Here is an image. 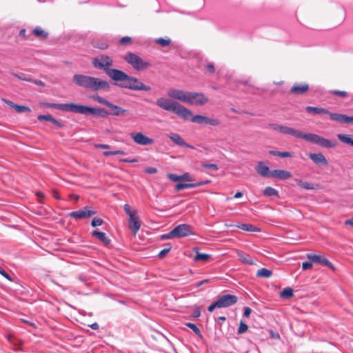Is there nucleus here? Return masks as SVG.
Here are the masks:
<instances>
[{
	"mask_svg": "<svg viewBox=\"0 0 353 353\" xmlns=\"http://www.w3.org/2000/svg\"><path fill=\"white\" fill-rule=\"evenodd\" d=\"M42 105L46 108H53L64 112H70L74 113H79L85 115H99L105 117L110 115V112L104 108H95L81 104L69 103H55L45 102Z\"/></svg>",
	"mask_w": 353,
	"mask_h": 353,
	"instance_id": "f257e3e1",
	"label": "nucleus"
},
{
	"mask_svg": "<svg viewBox=\"0 0 353 353\" xmlns=\"http://www.w3.org/2000/svg\"><path fill=\"white\" fill-rule=\"evenodd\" d=\"M280 132L285 134H290L296 138L303 139L325 148H333L337 145V142L335 141L327 139L316 134L303 133L298 130L288 126L282 125Z\"/></svg>",
	"mask_w": 353,
	"mask_h": 353,
	"instance_id": "f03ea898",
	"label": "nucleus"
},
{
	"mask_svg": "<svg viewBox=\"0 0 353 353\" xmlns=\"http://www.w3.org/2000/svg\"><path fill=\"white\" fill-rule=\"evenodd\" d=\"M72 81L77 85L91 91H109L110 89V85L107 81L92 76L76 74Z\"/></svg>",
	"mask_w": 353,
	"mask_h": 353,
	"instance_id": "7ed1b4c3",
	"label": "nucleus"
},
{
	"mask_svg": "<svg viewBox=\"0 0 353 353\" xmlns=\"http://www.w3.org/2000/svg\"><path fill=\"white\" fill-rule=\"evenodd\" d=\"M114 81L120 82L118 85L135 91H150L151 87L144 84L137 78L130 76L122 70L112 71Z\"/></svg>",
	"mask_w": 353,
	"mask_h": 353,
	"instance_id": "20e7f679",
	"label": "nucleus"
},
{
	"mask_svg": "<svg viewBox=\"0 0 353 353\" xmlns=\"http://www.w3.org/2000/svg\"><path fill=\"white\" fill-rule=\"evenodd\" d=\"M156 104L163 110L172 112L184 120H188L192 116L191 110L170 99L160 97L157 100Z\"/></svg>",
	"mask_w": 353,
	"mask_h": 353,
	"instance_id": "39448f33",
	"label": "nucleus"
},
{
	"mask_svg": "<svg viewBox=\"0 0 353 353\" xmlns=\"http://www.w3.org/2000/svg\"><path fill=\"white\" fill-rule=\"evenodd\" d=\"M92 63L95 68L104 70L106 74L112 80H114L112 71L119 70L118 69L110 68L113 64V60L110 57L105 54H101L93 58Z\"/></svg>",
	"mask_w": 353,
	"mask_h": 353,
	"instance_id": "423d86ee",
	"label": "nucleus"
},
{
	"mask_svg": "<svg viewBox=\"0 0 353 353\" xmlns=\"http://www.w3.org/2000/svg\"><path fill=\"white\" fill-rule=\"evenodd\" d=\"M123 59L137 71L146 70L152 65L150 62L143 60L140 57L131 52H127Z\"/></svg>",
	"mask_w": 353,
	"mask_h": 353,
	"instance_id": "0eeeda50",
	"label": "nucleus"
},
{
	"mask_svg": "<svg viewBox=\"0 0 353 353\" xmlns=\"http://www.w3.org/2000/svg\"><path fill=\"white\" fill-rule=\"evenodd\" d=\"M123 210L126 214L129 216V228L134 234H136L139 230L141 222L137 214V210H132L129 204H125Z\"/></svg>",
	"mask_w": 353,
	"mask_h": 353,
	"instance_id": "6e6552de",
	"label": "nucleus"
},
{
	"mask_svg": "<svg viewBox=\"0 0 353 353\" xmlns=\"http://www.w3.org/2000/svg\"><path fill=\"white\" fill-rule=\"evenodd\" d=\"M91 99H93L94 101H95L101 104L105 105L108 108H109L110 109V110L109 111L110 115L117 117L121 114H125L128 112L127 110L123 109L120 106H118L117 105L112 103L111 102H110L105 98L99 96V94H94L93 96L91 97Z\"/></svg>",
	"mask_w": 353,
	"mask_h": 353,
	"instance_id": "1a4fd4ad",
	"label": "nucleus"
},
{
	"mask_svg": "<svg viewBox=\"0 0 353 353\" xmlns=\"http://www.w3.org/2000/svg\"><path fill=\"white\" fill-rule=\"evenodd\" d=\"M186 103L192 105L202 106L208 102V98L202 92H189Z\"/></svg>",
	"mask_w": 353,
	"mask_h": 353,
	"instance_id": "9d476101",
	"label": "nucleus"
},
{
	"mask_svg": "<svg viewBox=\"0 0 353 353\" xmlns=\"http://www.w3.org/2000/svg\"><path fill=\"white\" fill-rule=\"evenodd\" d=\"M237 301L238 297L236 295L230 294L219 296L216 301L219 308L230 307L236 304Z\"/></svg>",
	"mask_w": 353,
	"mask_h": 353,
	"instance_id": "9b49d317",
	"label": "nucleus"
},
{
	"mask_svg": "<svg viewBox=\"0 0 353 353\" xmlns=\"http://www.w3.org/2000/svg\"><path fill=\"white\" fill-rule=\"evenodd\" d=\"M175 238H183L193 234L192 227L188 224H180L173 229Z\"/></svg>",
	"mask_w": 353,
	"mask_h": 353,
	"instance_id": "f8f14e48",
	"label": "nucleus"
},
{
	"mask_svg": "<svg viewBox=\"0 0 353 353\" xmlns=\"http://www.w3.org/2000/svg\"><path fill=\"white\" fill-rule=\"evenodd\" d=\"M96 213V211L92 210L86 206L77 211H74L69 213L68 216L75 219H84L94 215Z\"/></svg>",
	"mask_w": 353,
	"mask_h": 353,
	"instance_id": "ddd939ff",
	"label": "nucleus"
},
{
	"mask_svg": "<svg viewBox=\"0 0 353 353\" xmlns=\"http://www.w3.org/2000/svg\"><path fill=\"white\" fill-rule=\"evenodd\" d=\"M188 91L180 89H170L168 91V96L174 100H178L186 103L188 99Z\"/></svg>",
	"mask_w": 353,
	"mask_h": 353,
	"instance_id": "4468645a",
	"label": "nucleus"
},
{
	"mask_svg": "<svg viewBox=\"0 0 353 353\" xmlns=\"http://www.w3.org/2000/svg\"><path fill=\"white\" fill-rule=\"evenodd\" d=\"M132 140L137 144L141 145H150L154 143V140L144 135L142 132H134L130 134Z\"/></svg>",
	"mask_w": 353,
	"mask_h": 353,
	"instance_id": "2eb2a0df",
	"label": "nucleus"
},
{
	"mask_svg": "<svg viewBox=\"0 0 353 353\" xmlns=\"http://www.w3.org/2000/svg\"><path fill=\"white\" fill-rule=\"evenodd\" d=\"M307 258L313 263L325 265V266L328 267L332 270L334 269L332 263L330 261H329V260L327 259L323 255H316L314 254H307Z\"/></svg>",
	"mask_w": 353,
	"mask_h": 353,
	"instance_id": "dca6fc26",
	"label": "nucleus"
},
{
	"mask_svg": "<svg viewBox=\"0 0 353 353\" xmlns=\"http://www.w3.org/2000/svg\"><path fill=\"white\" fill-rule=\"evenodd\" d=\"M309 90V85L307 83H295L291 88L290 92L294 95H302Z\"/></svg>",
	"mask_w": 353,
	"mask_h": 353,
	"instance_id": "f3484780",
	"label": "nucleus"
},
{
	"mask_svg": "<svg viewBox=\"0 0 353 353\" xmlns=\"http://www.w3.org/2000/svg\"><path fill=\"white\" fill-rule=\"evenodd\" d=\"M270 176L281 180H286L292 177V174L285 170H274L271 171Z\"/></svg>",
	"mask_w": 353,
	"mask_h": 353,
	"instance_id": "a211bd4d",
	"label": "nucleus"
},
{
	"mask_svg": "<svg viewBox=\"0 0 353 353\" xmlns=\"http://www.w3.org/2000/svg\"><path fill=\"white\" fill-rule=\"evenodd\" d=\"M331 119L341 123H351L353 124V116L349 117L342 114H331Z\"/></svg>",
	"mask_w": 353,
	"mask_h": 353,
	"instance_id": "6ab92c4d",
	"label": "nucleus"
},
{
	"mask_svg": "<svg viewBox=\"0 0 353 353\" xmlns=\"http://www.w3.org/2000/svg\"><path fill=\"white\" fill-rule=\"evenodd\" d=\"M308 157L316 165H327L328 162L321 153H310Z\"/></svg>",
	"mask_w": 353,
	"mask_h": 353,
	"instance_id": "aec40b11",
	"label": "nucleus"
},
{
	"mask_svg": "<svg viewBox=\"0 0 353 353\" xmlns=\"http://www.w3.org/2000/svg\"><path fill=\"white\" fill-rule=\"evenodd\" d=\"M169 138L176 145H179V146H185V147H187V148H192L193 149L194 147L188 143H187L184 139L179 134H176V133H172L170 136H169Z\"/></svg>",
	"mask_w": 353,
	"mask_h": 353,
	"instance_id": "412c9836",
	"label": "nucleus"
},
{
	"mask_svg": "<svg viewBox=\"0 0 353 353\" xmlns=\"http://www.w3.org/2000/svg\"><path fill=\"white\" fill-rule=\"evenodd\" d=\"M255 169L257 173L259 174L261 176H270V172L272 170H270L269 167L265 165L263 161L259 162Z\"/></svg>",
	"mask_w": 353,
	"mask_h": 353,
	"instance_id": "4be33fe9",
	"label": "nucleus"
},
{
	"mask_svg": "<svg viewBox=\"0 0 353 353\" xmlns=\"http://www.w3.org/2000/svg\"><path fill=\"white\" fill-rule=\"evenodd\" d=\"M208 183H209L208 181H200V182H197V183H180L175 185L174 190L178 192V191H180V190H181L183 189H185V188H196V187L201 186V185L207 184Z\"/></svg>",
	"mask_w": 353,
	"mask_h": 353,
	"instance_id": "5701e85b",
	"label": "nucleus"
},
{
	"mask_svg": "<svg viewBox=\"0 0 353 353\" xmlns=\"http://www.w3.org/2000/svg\"><path fill=\"white\" fill-rule=\"evenodd\" d=\"M92 236L97 239L105 245H108L110 244L111 240L106 236L105 232L94 230L92 232Z\"/></svg>",
	"mask_w": 353,
	"mask_h": 353,
	"instance_id": "b1692460",
	"label": "nucleus"
},
{
	"mask_svg": "<svg viewBox=\"0 0 353 353\" xmlns=\"http://www.w3.org/2000/svg\"><path fill=\"white\" fill-rule=\"evenodd\" d=\"M237 255L239 257V259L245 264L248 265H253L254 261L250 255H249L247 253H245L242 251H239L237 252Z\"/></svg>",
	"mask_w": 353,
	"mask_h": 353,
	"instance_id": "393cba45",
	"label": "nucleus"
},
{
	"mask_svg": "<svg viewBox=\"0 0 353 353\" xmlns=\"http://www.w3.org/2000/svg\"><path fill=\"white\" fill-rule=\"evenodd\" d=\"M32 33L37 37L38 39L43 40L48 38V32L42 30L40 27H36L33 30Z\"/></svg>",
	"mask_w": 353,
	"mask_h": 353,
	"instance_id": "a878e982",
	"label": "nucleus"
},
{
	"mask_svg": "<svg viewBox=\"0 0 353 353\" xmlns=\"http://www.w3.org/2000/svg\"><path fill=\"white\" fill-rule=\"evenodd\" d=\"M208 118V117L197 114L195 116L192 115L189 119L194 123L207 125Z\"/></svg>",
	"mask_w": 353,
	"mask_h": 353,
	"instance_id": "bb28decb",
	"label": "nucleus"
},
{
	"mask_svg": "<svg viewBox=\"0 0 353 353\" xmlns=\"http://www.w3.org/2000/svg\"><path fill=\"white\" fill-rule=\"evenodd\" d=\"M337 137L341 142L353 147V135L339 134Z\"/></svg>",
	"mask_w": 353,
	"mask_h": 353,
	"instance_id": "cd10ccee",
	"label": "nucleus"
},
{
	"mask_svg": "<svg viewBox=\"0 0 353 353\" xmlns=\"http://www.w3.org/2000/svg\"><path fill=\"white\" fill-rule=\"evenodd\" d=\"M263 195L265 196H276L279 197V192L272 187H267L263 190Z\"/></svg>",
	"mask_w": 353,
	"mask_h": 353,
	"instance_id": "c85d7f7f",
	"label": "nucleus"
},
{
	"mask_svg": "<svg viewBox=\"0 0 353 353\" xmlns=\"http://www.w3.org/2000/svg\"><path fill=\"white\" fill-rule=\"evenodd\" d=\"M272 271L266 268L259 270L256 274L257 277L269 278L272 276Z\"/></svg>",
	"mask_w": 353,
	"mask_h": 353,
	"instance_id": "c756f323",
	"label": "nucleus"
},
{
	"mask_svg": "<svg viewBox=\"0 0 353 353\" xmlns=\"http://www.w3.org/2000/svg\"><path fill=\"white\" fill-rule=\"evenodd\" d=\"M92 45L94 48H99L101 50H105L108 48L109 44L107 41H98L93 40Z\"/></svg>",
	"mask_w": 353,
	"mask_h": 353,
	"instance_id": "7c9ffc66",
	"label": "nucleus"
},
{
	"mask_svg": "<svg viewBox=\"0 0 353 353\" xmlns=\"http://www.w3.org/2000/svg\"><path fill=\"white\" fill-rule=\"evenodd\" d=\"M280 296L283 299H290L293 296V290L290 288H285L284 290L281 292Z\"/></svg>",
	"mask_w": 353,
	"mask_h": 353,
	"instance_id": "2f4dec72",
	"label": "nucleus"
},
{
	"mask_svg": "<svg viewBox=\"0 0 353 353\" xmlns=\"http://www.w3.org/2000/svg\"><path fill=\"white\" fill-rule=\"evenodd\" d=\"M185 325L188 327H190V329L192 330V331L198 336H199L200 338H202L203 337V335L201 334V330H199V328L194 323H185Z\"/></svg>",
	"mask_w": 353,
	"mask_h": 353,
	"instance_id": "473e14b6",
	"label": "nucleus"
},
{
	"mask_svg": "<svg viewBox=\"0 0 353 353\" xmlns=\"http://www.w3.org/2000/svg\"><path fill=\"white\" fill-rule=\"evenodd\" d=\"M210 258V255L208 254H203V253H196V254L194 256V260L196 261H207Z\"/></svg>",
	"mask_w": 353,
	"mask_h": 353,
	"instance_id": "72a5a7b5",
	"label": "nucleus"
},
{
	"mask_svg": "<svg viewBox=\"0 0 353 353\" xmlns=\"http://www.w3.org/2000/svg\"><path fill=\"white\" fill-rule=\"evenodd\" d=\"M239 228L242 229L245 231H250V232H257L259 230L254 225L251 224H242L239 226Z\"/></svg>",
	"mask_w": 353,
	"mask_h": 353,
	"instance_id": "f704fd0d",
	"label": "nucleus"
},
{
	"mask_svg": "<svg viewBox=\"0 0 353 353\" xmlns=\"http://www.w3.org/2000/svg\"><path fill=\"white\" fill-rule=\"evenodd\" d=\"M2 101H3L9 105L10 107L13 108L16 110V112H17L19 113L22 112V105H17V104L14 103L13 102L10 101H8L5 99H2Z\"/></svg>",
	"mask_w": 353,
	"mask_h": 353,
	"instance_id": "c9c22d12",
	"label": "nucleus"
},
{
	"mask_svg": "<svg viewBox=\"0 0 353 353\" xmlns=\"http://www.w3.org/2000/svg\"><path fill=\"white\" fill-rule=\"evenodd\" d=\"M156 43L159 44L163 47L168 46L171 43L170 39H165L163 38H159L156 40Z\"/></svg>",
	"mask_w": 353,
	"mask_h": 353,
	"instance_id": "e433bc0d",
	"label": "nucleus"
},
{
	"mask_svg": "<svg viewBox=\"0 0 353 353\" xmlns=\"http://www.w3.org/2000/svg\"><path fill=\"white\" fill-rule=\"evenodd\" d=\"M248 329V326L244 323L243 321L240 322L239 327L238 329V334H241L244 332H245Z\"/></svg>",
	"mask_w": 353,
	"mask_h": 353,
	"instance_id": "4c0bfd02",
	"label": "nucleus"
},
{
	"mask_svg": "<svg viewBox=\"0 0 353 353\" xmlns=\"http://www.w3.org/2000/svg\"><path fill=\"white\" fill-rule=\"evenodd\" d=\"M103 223V220L101 218L94 217L91 223L92 227L100 226Z\"/></svg>",
	"mask_w": 353,
	"mask_h": 353,
	"instance_id": "58836bf2",
	"label": "nucleus"
},
{
	"mask_svg": "<svg viewBox=\"0 0 353 353\" xmlns=\"http://www.w3.org/2000/svg\"><path fill=\"white\" fill-rule=\"evenodd\" d=\"M221 123L220 120L218 119L208 118L207 125L212 126H216Z\"/></svg>",
	"mask_w": 353,
	"mask_h": 353,
	"instance_id": "ea45409f",
	"label": "nucleus"
},
{
	"mask_svg": "<svg viewBox=\"0 0 353 353\" xmlns=\"http://www.w3.org/2000/svg\"><path fill=\"white\" fill-rule=\"evenodd\" d=\"M319 107L307 106L305 110L309 114H318Z\"/></svg>",
	"mask_w": 353,
	"mask_h": 353,
	"instance_id": "a19ab883",
	"label": "nucleus"
},
{
	"mask_svg": "<svg viewBox=\"0 0 353 353\" xmlns=\"http://www.w3.org/2000/svg\"><path fill=\"white\" fill-rule=\"evenodd\" d=\"M167 246L166 248H164L159 253L158 256L159 258L164 257L170 251L172 246L170 244L167 245Z\"/></svg>",
	"mask_w": 353,
	"mask_h": 353,
	"instance_id": "79ce46f5",
	"label": "nucleus"
},
{
	"mask_svg": "<svg viewBox=\"0 0 353 353\" xmlns=\"http://www.w3.org/2000/svg\"><path fill=\"white\" fill-rule=\"evenodd\" d=\"M330 93L334 95L339 96L340 97L345 98L348 96L347 92L345 91L332 90Z\"/></svg>",
	"mask_w": 353,
	"mask_h": 353,
	"instance_id": "37998d69",
	"label": "nucleus"
},
{
	"mask_svg": "<svg viewBox=\"0 0 353 353\" xmlns=\"http://www.w3.org/2000/svg\"><path fill=\"white\" fill-rule=\"evenodd\" d=\"M202 166L205 168L211 169L212 170L216 171L219 170V167L216 164L214 163H203Z\"/></svg>",
	"mask_w": 353,
	"mask_h": 353,
	"instance_id": "c03bdc74",
	"label": "nucleus"
},
{
	"mask_svg": "<svg viewBox=\"0 0 353 353\" xmlns=\"http://www.w3.org/2000/svg\"><path fill=\"white\" fill-rule=\"evenodd\" d=\"M54 117H52L50 114H46V115H39L37 119L39 121H43V120H45V121H50V122H52V120Z\"/></svg>",
	"mask_w": 353,
	"mask_h": 353,
	"instance_id": "a18cd8bd",
	"label": "nucleus"
},
{
	"mask_svg": "<svg viewBox=\"0 0 353 353\" xmlns=\"http://www.w3.org/2000/svg\"><path fill=\"white\" fill-rule=\"evenodd\" d=\"M168 178L172 181H181L180 175L170 173L168 174Z\"/></svg>",
	"mask_w": 353,
	"mask_h": 353,
	"instance_id": "49530a36",
	"label": "nucleus"
},
{
	"mask_svg": "<svg viewBox=\"0 0 353 353\" xmlns=\"http://www.w3.org/2000/svg\"><path fill=\"white\" fill-rule=\"evenodd\" d=\"M172 238H175L174 234H173V230H171L168 234H164L161 236V239H162V240L170 239H172Z\"/></svg>",
	"mask_w": 353,
	"mask_h": 353,
	"instance_id": "de8ad7c7",
	"label": "nucleus"
},
{
	"mask_svg": "<svg viewBox=\"0 0 353 353\" xmlns=\"http://www.w3.org/2000/svg\"><path fill=\"white\" fill-rule=\"evenodd\" d=\"M181 181H192V177L189 173H185L183 175H180Z\"/></svg>",
	"mask_w": 353,
	"mask_h": 353,
	"instance_id": "09e8293b",
	"label": "nucleus"
},
{
	"mask_svg": "<svg viewBox=\"0 0 353 353\" xmlns=\"http://www.w3.org/2000/svg\"><path fill=\"white\" fill-rule=\"evenodd\" d=\"M332 112H330L327 109H325L324 108H319L318 114H329L330 117L331 118V114H332Z\"/></svg>",
	"mask_w": 353,
	"mask_h": 353,
	"instance_id": "8fccbe9b",
	"label": "nucleus"
},
{
	"mask_svg": "<svg viewBox=\"0 0 353 353\" xmlns=\"http://www.w3.org/2000/svg\"><path fill=\"white\" fill-rule=\"evenodd\" d=\"M302 188L305 190H313L314 189V185L309 182L303 181Z\"/></svg>",
	"mask_w": 353,
	"mask_h": 353,
	"instance_id": "3c124183",
	"label": "nucleus"
},
{
	"mask_svg": "<svg viewBox=\"0 0 353 353\" xmlns=\"http://www.w3.org/2000/svg\"><path fill=\"white\" fill-rule=\"evenodd\" d=\"M131 37H123L120 40V43L122 45H126L131 42Z\"/></svg>",
	"mask_w": 353,
	"mask_h": 353,
	"instance_id": "603ef678",
	"label": "nucleus"
},
{
	"mask_svg": "<svg viewBox=\"0 0 353 353\" xmlns=\"http://www.w3.org/2000/svg\"><path fill=\"white\" fill-rule=\"evenodd\" d=\"M269 127L274 130H276V131H279V132H281V129L282 128V125H278V124H276V123H270L269 124Z\"/></svg>",
	"mask_w": 353,
	"mask_h": 353,
	"instance_id": "864d4df0",
	"label": "nucleus"
},
{
	"mask_svg": "<svg viewBox=\"0 0 353 353\" xmlns=\"http://www.w3.org/2000/svg\"><path fill=\"white\" fill-rule=\"evenodd\" d=\"M23 329H27L28 327H32L33 328H36L35 324L34 323L29 322L23 319Z\"/></svg>",
	"mask_w": 353,
	"mask_h": 353,
	"instance_id": "5fc2aeb1",
	"label": "nucleus"
},
{
	"mask_svg": "<svg viewBox=\"0 0 353 353\" xmlns=\"http://www.w3.org/2000/svg\"><path fill=\"white\" fill-rule=\"evenodd\" d=\"M35 195L38 198V201L39 203H43V199H44V194L41 192H37L35 193Z\"/></svg>",
	"mask_w": 353,
	"mask_h": 353,
	"instance_id": "6e6d98bb",
	"label": "nucleus"
},
{
	"mask_svg": "<svg viewBox=\"0 0 353 353\" xmlns=\"http://www.w3.org/2000/svg\"><path fill=\"white\" fill-rule=\"evenodd\" d=\"M312 268V263L311 262H303L302 264V268L304 270L311 269Z\"/></svg>",
	"mask_w": 353,
	"mask_h": 353,
	"instance_id": "4d7b16f0",
	"label": "nucleus"
},
{
	"mask_svg": "<svg viewBox=\"0 0 353 353\" xmlns=\"http://www.w3.org/2000/svg\"><path fill=\"white\" fill-rule=\"evenodd\" d=\"M292 154L290 152H279V157L286 158V157H292Z\"/></svg>",
	"mask_w": 353,
	"mask_h": 353,
	"instance_id": "13d9d810",
	"label": "nucleus"
},
{
	"mask_svg": "<svg viewBox=\"0 0 353 353\" xmlns=\"http://www.w3.org/2000/svg\"><path fill=\"white\" fill-rule=\"evenodd\" d=\"M145 172L148 174H154L157 172V169L153 167H148L145 168Z\"/></svg>",
	"mask_w": 353,
	"mask_h": 353,
	"instance_id": "bf43d9fd",
	"label": "nucleus"
},
{
	"mask_svg": "<svg viewBox=\"0 0 353 353\" xmlns=\"http://www.w3.org/2000/svg\"><path fill=\"white\" fill-rule=\"evenodd\" d=\"M215 308H219V305L217 303L216 301L214 302L212 304H211L210 306H208V310L210 312H213V310L215 309Z\"/></svg>",
	"mask_w": 353,
	"mask_h": 353,
	"instance_id": "052dcab7",
	"label": "nucleus"
},
{
	"mask_svg": "<svg viewBox=\"0 0 353 353\" xmlns=\"http://www.w3.org/2000/svg\"><path fill=\"white\" fill-rule=\"evenodd\" d=\"M252 312V310L249 307H245L243 311V316L248 318Z\"/></svg>",
	"mask_w": 353,
	"mask_h": 353,
	"instance_id": "680f3d73",
	"label": "nucleus"
},
{
	"mask_svg": "<svg viewBox=\"0 0 353 353\" xmlns=\"http://www.w3.org/2000/svg\"><path fill=\"white\" fill-rule=\"evenodd\" d=\"M94 147L96 148H99V149H108L110 148V145H108V144L98 143V144H95Z\"/></svg>",
	"mask_w": 353,
	"mask_h": 353,
	"instance_id": "e2e57ef3",
	"label": "nucleus"
},
{
	"mask_svg": "<svg viewBox=\"0 0 353 353\" xmlns=\"http://www.w3.org/2000/svg\"><path fill=\"white\" fill-rule=\"evenodd\" d=\"M51 123L56 125L59 128H62L63 127V125L61 122H59L58 120H57L55 118L52 119Z\"/></svg>",
	"mask_w": 353,
	"mask_h": 353,
	"instance_id": "0e129e2a",
	"label": "nucleus"
},
{
	"mask_svg": "<svg viewBox=\"0 0 353 353\" xmlns=\"http://www.w3.org/2000/svg\"><path fill=\"white\" fill-rule=\"evenodd\" d=\"M121 162H125V163H135L137 162L138 160L137 159H121L119 160Z\"/></svg>",
	"mask_w": 353,
	"mask_h": 353,
	"instance_id": "69168bd1",
	"label": "nucleus"
},
{
	"mask_svg": "<svg viewBox=\"0 0 353 353\" xmlns=\"http://www.w3.org/2000/svg\"><path fill=\"white\" fill-rule=\"evenodd\" d=\"M0 274L1 275H3L4 277H6L8 279L10 280L9 274L1 268H0Z\"/></svg>",
	"mask_w": 353,
	"mask_h": 353,
	"instance_id": "338daca9",
	"label": "nucleus"
},
{
	"mask_svg": "<svg viewBox=\"0 0 353 353\" xmlns=\"http://www.w3.org/2000/svg\"><path fill=\"white\" fill-rule=\"evenodd\" d=\"M206 68L208 71H210L212 73L214 72V71H215V68H214V66L213 65V64H208L206 66Z\"/></svg>",
	"mask_w": 353,
	"mask_h": 353,
	"instance_id": "774afa93",
	"label": "nucleus"
}]
</instances>
